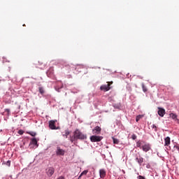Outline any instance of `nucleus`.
Segmentation results:
<instances>
[{
    "instance_id": "1",
    "label": "nucleus",
    "mask_w": 179,
    "mask_h": 179,
    "mask_svg": "<svg viewBox=\"0 0 179 179\" xmlns=\"http://www.w3.org/2000/svg\"><path fill=\"white\" fill-rule=\"evenodd\" d=\"M87 136L85 134L82 133L79 129H76L74 131V139H80V140H83L86 139Z\"/></svg>"
},
{
    "instance_id": "2",
    "label": "nucleus",
    "mask_w": 179,
    "mask_h": 179,
    "mask_svg": "<svg viewBox=\"0 0 179 179\" xmlns=\"http://www.w3.org/2000/svg\"><path fill=\"white\" fill-rule=\"evenodd\" d=\"M48 177H52L54 173H55V169L54 167H48L45 170Z\"/></svg>"
},
{
    "instance_id": "3",
    "label": "nucleus",
    "mask_w": 179,
    "mask_h": 179,
    "mask_svg": "<svg viewBox=\"0 0 179 179\" xmlns=\"http://www.w3.org/2000/svg\"><path fill=\"white\" fill-rule=\"evenodd\" d=\"M91 142H100L103 139V136H90Z\"/></svg>"
},
{
    "instance_id": "4",
    "label": "nucleus",
    "mask_w": 179,
    "mask_h": 179,
    "mask_svg": "<svg viewBox=\"0 0 179 179\" xmlns=\"http://www.w3.org/2000/svg\"><path fill=\"white\" fill-rule=\"evenodd\" d=\"M92 134L95 135H100L101 134V127L96 126L92 129Z\"/></svg>"
},
{
    "instance_id": "5",
    "label": "nucleus",
    "mask_w": 179,
    "mask_h": 179,
    "mask_svg": "<svg viewBox=\"0 0 179 179\" xmlns=\"http://www.w3.org/2000/svg\"><path fill=\"white\" fill-rule=\"evenodd\" d=\"M110 83H108L107 85H101L100 90H102L103 92H108V90H110Z\"/></svg>"
},
{
    "instance_id": "6",
    "label": "nucleus",
    "mask_w": 179,
    "mask_h": 179,
    "mask_svg": "<svg viewBox=\"0 0 179 179\" xmlns=\"http://www.w3.org/2000/svg\"><path fill=\"white\" fill-rule=\"evenodd\" d=\"M141 149H143V152H149L150 149H152L149 143H145L143 146H141Z\"/></svg>"
},
{
    "instance_id": "7",
    "label": "nucleus",
    "mask_w": 179,
    "mask_h": 179,
    "mask_svg": "<svg viewBox=\"0 0 179 179\" xmlns=\"http://www.w3.org/2000/svg\"><path fill=\"white\" fill-rule=\"evenodd\" d=\"M56 155L57 156H64L65 155V150L61 149V148H59V147H57V151H56Z\"/></svg>"
},
{
    "instance_id": "8",
    "label": "nucleus",
    "mask_w": 179,
    "mask_h": 179,
    "mask_svg": "<svg viewBox=\"0 0 179 179\" xmlns=\"http://www.w3.org/2000/svg\"><path fill=\"white\" fill-rule=\"evenodd\" d=\"M57 120H50L49 121V128L50 129H57V127L55 126V123Z\"/></svg>"
},
{
    "instance_id": "9",
    "label": "nucleus",
    "mask_w": 179,
    "mask_h": 179,
    "mask_svg": "<svg viewBox=\"0 0 179 179\" xmlns=\"http://www.w3.org/2000/svg\"><path fill=\"white\" fill-rule=\"evenodd\" d=\"M164 114H166V110L163 108H158V115L160 117H164Z\"/></svg>"
},
{
    "instance_id": "10",
    "label": "nucleus",
    "mask_w": 179,
    "mask_h": 179,
    "mask_svg": "<svg viewBox=\"0 0 179 179\" xmlns=\"http://www.w3.org/2000/svg\"><path fill=\"white\" fill-rule=\"evenodd\" d=\"M169 117L172 118V120H174L175 121H179V120L177 118V114L171 113L169 114Z\"/></svg>"
},
{
    "instance_id": "11",
    "label": "nucleus",
    "mask_w": 179,
    "mask_h": 179,
    "mask_svg": "<svg viewBox=\"0 0 179 179\" xmlns=\"http://www.w3.org/2000/svg\"><path fill=\"white\" fill-rule=\"evenodd\" d=\"M164 142H165L164 146H169V145L171 143L170 138L169 136L166 137L164 138Z\"/></svg>"
},
{
    "instance_id": "12",
    "label": "nucleus",
    "mask_w": 179,
    "mask_h": 179,
    "mask_svg": "<svg viewBox=\"0 0 179 179\" xmlns=\"http://www.w3.org/2000/svg\"><path fill=\"white\" fill-rule=\"evenodd\" d=\"M99 174H100L101 178H104V177H106V170L104 169L99 170Z\"/></svg>"
},
{
    "instance_id": "13",
    "label": "nucleus",
    "mask_w": 179,
    "mask_h": 179,
    "mask_svg": "<svg viewBox=\"0 0 179 179\" xmlns=\"http://www.w3.org/2000/svg\"><path fill=\"white\" fill-rule=\"evenodd\" d=\"M136 162L138 163V164H142V163H143V158H142V157H139L136 158Z\"/></svg>"
},
{
    "instance_id": "14",
    "label": "nucleus",
    "mask_w": 179,
    "mask_h": 179,
    "mask_svg": "<svg viewBox=\"0 0 179 179\" xmlns=\"http://www.w3.org/2000/svg\"><path fill=\"white\" fill-rule=\"evenodd\" d=\"M54 74V69H50V70L48 71V76H51V75Z\"/></svg>"
},
{
    "instance_id": "15",
    "label": "nucleus",
    "mask_w": 179,
    "mask_h": 179,
    "mask_svg": "<svg viewBox=\"0 0 179 179\" xmlns=\"http://www.w3.org/2000/svg\"><path fill=\"white\" fill-rule=\"evenodd\" d=\"M31 143L32 145H37V139L36 138H34L31 140Z\"/></svg>"
},
{
    "instance_id": "16",
    "label": "nucleus",
    "mask_w": 179,
    "mask_h": 179,
    "mask_svg": "<svg viewBox=\"0 0 179 179\" xmlns=\"http://www.w3.org/2000/svg\"><path fill=\"white\" fill-rule=\"evenodd\" d=\"M27 134H28V135H31V136H36V135H37L36 131H28Z\"/></svg>"
},
{
    "instance_id": "17",
    "label": "nucleus",
    "mask_w": 179,
    "mask_h": 179,
    "mask_svg": "<svg viewBox=\"0 0 179 179\" xmlns=\"http://www.w3.org/2000/svg\"><path fill=\"white\" fill-rule=\"evenodd\" d=\"M141 118H143V115H137L136 117V122H138L139 120H140Z\"/></svg>"
},
{
    "instance_id": "18",
    "label": "nucleus",
    "mask_w": 179,
    "mask_h": 179,
    "mask_svg": "<svg viewBox=\"0 0 179 179\" xmlns=\"http://www.w3.org/2000/svg\"><path fill=\"white\" fill-rule=\"evenodd\" d=\"M113 141V143H115V145H118V143H120V140L113 137L112 138Z\"/></svg>"
},
{
    "instance_id": "19",
    "label": "nucleus",
    "mask_w": 179,
    "mask_h": 179,
    "mask_svg": "<svg viewBox=\"0 0 179 179\" xmlns=\"http://www.w3.org/2000/svg\"><path fill=\"white\" fill-rule=\"evenodd\" d=\"M38 90H39V93H41V94H43L45 93L44 88L43 87H39Z\"/></svg>"
},
{
    "instance_id": "20",
    "label": "nucleus",
    "mask_w": 179,
    "mask_h": 179,
    "mask_svg": "<svg viewBox=\"0 0 179 179\" xmlns=\"http://www.w3.org/2000/svg\"><path fill=\"white\" fill-rule=\"evenodd\" d=\"M142 89L144 93H146V92H148V88L146 87V86H145V84H142Z\"/></svg>"
},
{
    "instance_id": "21",
    "label": "nucleus",
    "mask_w": 179,
    "mask_h": 179,
    "mask_svg": "<svg viewBox=\"0 0 179 179\" xmlns=\"http://www.w3.org/2000/svg\"><path fill=\"white\" fill-rule=\"evenodd\" d=\"M136 147L140 148V149H142V143H141V141H137L136 142Z\"/></svg>"
},
{
    "instance_id": "22",
    "label": "nucleus",
    "mask_w": 179,
    "mask_h": 179,
    "mask_svg": "<svg viewBox=\"0 0 179 179\" xmlns=\"http://www.w3.org/2000/svg\"><path fill=\"white\" fill-rule=\"evenodd\" d=\"M86 174H87V171H84L81 173V174L79 176V178H80V177H82V176H86Z\"/></svg>"
},
{
    "instance_id": "23",
    "label": "nucleus",
    "mask_w": 179,
    "mask_h": 179,
    "mask_svg": "<svg viewBox=\"0 0 179 179\" xmlns=\"http://www.w3.org/2000/svg\"><path fill=\"white\" fill-rule=\"evenodd\" d=\"M68 135H69V131H66L65 134H63V136H65L66 138H68Z\"/></svg>"
},
{
    "instance_id": "24",
    "label": "nucleus",
    "mask_w": 179,
    "mask_h": 179,
    "mask_svg": "<svg viewBox=\"0 0 179 179\" xmlns=\"http://www.w3.org/2000/svg\"><path fill=\"white\" fill-rule=\"evenodd\" d=\"M173 149H175V150H178V152L179 153V146L178 145H174Z\"/></svg>"
},
{
    "instance_id": "25",
    "label": "nucleus",
    "mask_w": 179,
    "mask_h": 179,
    "mask_svg": "<svg viewBox=\"0 0 179 179\" xmlns=\"http://www.w3.org/2000/svg\"><path fill=\"white\" fill-rule=\"evenodd\" d=\"M137 136L136 134H132L131 136V138L133 139V141H135V139H136Z\"/></svg>"
},
{
    "instance_id": "26",
    "label": "nucleus",
    "mask_w": 179,
    "mask_h": 179,
    "mask_svg": "<svg viewBox=\"0 0 179 179\" xmlns=\"http://www.w3.org/2000/svg\"><path fill=\"white\" fill-rule=\"evenodd\" d=\"M18 134L19 135H23V134H24V131H23V130H19Z\"/></svg>"
},
{
    "instance_id": "27",
    "label": "nucleus",
    "mask_w": 179,
    "mask_h": 179,
    "mask_svg": "<svg viewBox=\"0 0 179 179\" xmlns=\"http://www.w3.org/2000/svg\"><path fill=\"white\" fill-rule=\"evenodd\" d=\"M152 129H155V131H157V127L155 124L152 125Z\"/></svg>"
},
{
    "instance_id": "28",
    "label": "nucleus",
    "mask_w": 179,
    "mask_h": 179,
    "mask_svg": "<svg viewBox=\"0 0 179 179\" xmlns=\"http://www.w3.org/2000/svg\"><path fill=\"white\" fill-rule=\"evenodd\" d=\"M5 111L6 112V113H10V109H5Z\"/></svg>"
},
{
    "instance_id": "29",
    "label": "nucleus",
    "mask_w": 179,
    "mask_h": 179,
    "mask_svg": "<svg viewBox=\"0 0 179 179\" xmlns=\"http://www.w3.org/2000/svg\"><path fill=\"white\" fill-rule=\"evenodd\" d=\"M7 166H10V161L7 162Z\"/></svg>"
},
{
    "instance_id": "30",
    "label": "nucleus",
    "mask_w": 179,
    "mask_h": 179,
    "mask_svg": "<svg viewBox=\"0 0 179 179\" xmlns=\"http://www.w3.org/2000/svg\"><path fill=\"white\" fill-rule=\"evenodd\" d=\"M71 142H73V139H71Z\"/></svg>"
},
{
    "instance_id": "31",
    "label": "nucleus",
    "mask_w": 179,
    "mask_h": 179,
    "mask_svg": "<svg viewBox=\"0 0 179 179\" xmlns=\"http://www.w3.org/2000/svg\"><path fill=\"white\" fill-rule=\"evenodd\" d=\"M23 26H26L25 24H23Z\"/></svg>"
},
{
    "instance_id": "32",
    "label": "nucleus",
    "mask_w": 179,
    "mask_h": 179,
    "mask_svg": "<svg viewBox=\"0 0 179 179\" xmlns=\"http://www.w3.org/2000/svg\"><path fill=\"white\" fill-rule=\"evenodd\" d=\"M72 71H73V68L72 69Z\"/></svg>"
}]
</instances>
